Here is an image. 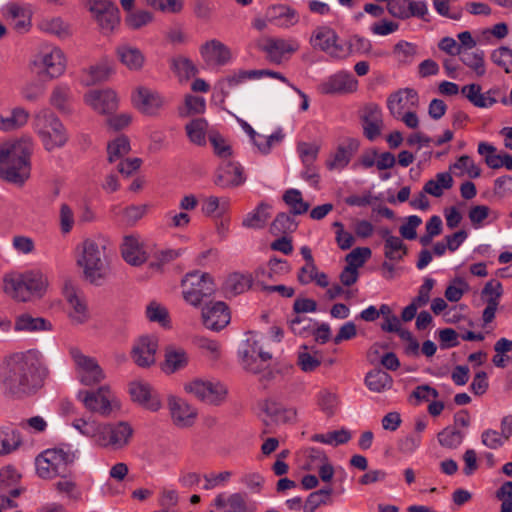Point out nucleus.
Wrapping results in <instances>:
<instances>
[{
    "label": "nucleus",
    "mask_w": 512,
    "mask_h": 512,
    "mask_svg": "<svg viewBox=\"0 0 512 512\" xmlns=\"http://www.w3.org/2000/svg\"><path fill=\"white\" fill-rule=\"evenodd\" d=\"M7 368L5 387L17 397L35 394L42 388L49 374L42 354L34 349L13 354L7 362Z\"/></svg>",
    "instance_id": "nucleus-1"
},
{
    "label": "nucleus",
    "mask_w": 512,
    "mask_h": 512,
    "mask_svg": "<svg viewBox=\"0 0 512 512\" xmlns=\"http://www.w3.org/2000/svg\"><path fill=\"white\" fill-rule=\"evenodd\" d=\"M33 140L29 136L8 139L0 144V178L22 185L30 177Z\"/></svg>",
    "instance_id": "nucleus-2"
},
{
    "label": "nucleus",
    "mask_w": 512,
    "mask_h": 512,
    "mask_svg": "<svg viewBox=\"0 0 512 512\" xmlns=\"http://www.w3.org/2000/svg\"><path fill=\"white\" fill-rule=\"evenodd\" d=\"M72 426L100 448L113 451L125 448L131 441L134 429L126 421L103 423L91 417L77 418Z\"/></svg>",
    "instance_id": "nucleus-3"
},
{
    "label": "nucleus",
    "mask_w": 512,
    "mask_h": 512,
    "mask_svg": "<svg viewBox=\"0 0 512 512\" xmlns=\"http://www.w3.org/2000/svg\"><path fill=\"white\" fill-rule=\"evenodd\" d=\"M80 248L77 265L83 269L84 278L88 282L99 285L109 272L104 240L85 239Z\"/></svg>",
    "instance_id": "nucleus-4"
},
{
    "label": "nucleus",
    "mask_w": 512,
    "mask_h": 512,
    "mask_svg": "<svg viewBox=\"0 0 512 512\" xmlns=\"http://www.w3.org/2000/svg\"><path fill=\"white\" fill-rule=\"evenodd\" d=\"M48 286L47 277L40 271L12 272L3 279L4 292L21 302L41 297Z\"/></svg>",
    "instance_id": "nucleus-5"
},
{
    "label": "nucleus",
    "mask_w": 512,
    "mask_h": 512,
    "mask_svg": "<svg viewBox=\"0 0 512 512\" xmlns=\"http://www.w3.org/2000/svg\"><path fill=\"white\" fill-rule=\"evenodd\" d=\"M33 129L47 152L64 147L68 141V133L63 123L49 110H41L35 114Z\"/></svg>",
    "instance_id": "nucleus-6"
},
{
    "label": "nucleus",
    "mask_w": 512,
    "mask_h": 512,
    "mask_svg": "<svg viewBox=\"0 0 512 512\" xmlns=\"http://www.w3.org/2000/svg\"><path fill=\"white\" fill-rule=\"evenodd\" d=\"M181 287L184 300L194 307L200 306L216 291L211 275L200 271L187 273L181 281Z\"/></svg>",
    "instance_id": "nucleus-7"
},
{
    "label": "nucleus",
    "mask_w": 512,
    "mask_h": 512,
    "mask_svg": "<svg viewBox=\"0 0 512 512\" xmlns=\"http://www.w3.org/2000/svg\"><path fill=\"white\" fill-rule=\"evenodd\" d=\"M76 459L75 452L48 449L35 459L36 473L42 479H52L67 472V466Z\"/></svg>",
    "instance_id": "nucleus-8"
},
{
    "label": "nucleus",
    "mask_w": 512,
    "mask_h": 512,
    "mask_svg": "<svg viewBox=\"0 0 512 512\" xmlns=\"http://www.w3.org/2000/svg\"><path fill=\"white\" fill-rule=\"evenodd\" d=\"M184 390L210 405H221L227 396V387L219 381L193 379L184 385Z\"/></svg>",
    "instance_id": "nucleus-9"
},
{
    "label": "nucleus",
    "mask_w": 512,
    "mask_h": 512,
    "mask_svg": "<svg viewBox=\"0 0 512 512\" xmlns=\"http://www.w3.org/2000/svg\"><path fill=\"white\" fill-rule=\"evenodd\" d=\"M257 48L265 53L267 59L275 64H280L288 59L299 49V44L294 39H284L271 36L261 37L256 44Z\"/></svg>",
    "instance_id": "nucleus-10"
},
{
    "label": "nucleus",
    "mask_w": 512,
    "mask_h": 512,
    "mask_svg": "<svg viewBox=\"0 0 512 512\" xmlns=\"http://www.w3.org/2000/svg\"><path fill=\"white\" fill-rule=\"evenodd\" d=\"M79 399L86 409L101 416L108 417L119 404L108 386H101L96 391H80Z\"/></svg>",
    "instance_id": "nucleus-11"
},
{
    "label": "nucleus",
    "mask_w": 512,
    "mask_h": 512,
    "mask_svg": "<svg viewBox=\"0 0 512 512\" xmlns=\"http://www.w3.org/2000/svg\"><path fill=\"white\" fill-rule=\"evenodd\" d=\"M32 65L37 69L38 73H43L50 78H56L65 72L66 57L59 47H47L35 56Z\"/></svg>",
    "instance_id": "nucleus-12"
},
{
    "label": "nucleus",
    "mask_w": 512,
    "mask_h": 512,
    "mask_svg": "<svg viewBox=\"0 0 512 512\" xmlns=\"http://www.w3.org/2000/svg\"><path fill=\"white\" fill-rule=\"evenodd\" d=\"M70 354L75 364L77 377L82 384L92 386L104 380L105 373L95 358L83 354L77 348H72Z\"/></svg>",
    "instance_id": "nucleus-13"
},
{
    "label": "nucleus",
    "mask_w": 512,
    "mask_h": 512,
    "mask_svg": "<svg viewBox=\"0 0 512 512\" xmlns=\"http://www.w3.org/2000/svg\"><path fill=\"white\" fill-rule=\"evenodd\" d=\"M88 10L103 33H110L120 22L119 9L109 0H90Z\"/></svg>",
    "instance_id": "nucleus-14"
},
{
    "label": "nucleus",
    "mask_w": 512,
    "mask_h": 512,
    "mask_svg": "<svg viewBox=\"0 0 512 512\" xmlns=\"http://www.w3.org/2000/svg\"><path fill=\"white\" fill-rule=\"evenodd\" d=\"M338 35L328 26L316 27L310 37V44L314 49L321 50L334 58H343L347 51L337 43Z\"/></svg>",
    "instance_id": "nucleus-15"
},
{
    "label": "nucleus",
    "mask_w": 512,
    "mask_h": 512,
    "mask_svg": "<svg viewBox=\"0 0 512 512\" xmlns=\"http://www.w3.org/2000/svg\"><path fill=\"white\" fill-rule=\"evenodd\" d=\"M158 338L153 335L139 337L133 345L131 357L134 363L142 368L150 367L156 361Z\"/></svg>",
    "instance_id": "nucleus-16"
},
{
    "label": "nucleus",
    "mask_w": 512,
    "mask_h": 512,
    "mask_svg": "<svg viewBox=\"0 0 512 512\" xmlns=\"http://www.w3.org/2000/svg\"><path fill=\"white\" fill-rule=\"evenodd\" d=\"M246 343L247 348L242 351V363L248 371L259 373L266 368V363L272 356L269 352L263 351L254 336L249 337Z\"/></svg>",
    "instance_id": "nucleus-17"
},
{
    "label": "nucleus",
    "mask_w": 512,
    "mask_h": 512,
    "mask_svg": "<svg viewBox=\"0 0 512 512\" xmlns=\"http://www.w3.org/2000/svg\"><path fill=\"white\" fill-rule=\"evenodd\" d=\"M168 408L172 422L178 428H188L195 423L197 410L184 399L170 396Z\"/></svg>",
    "instance_id": "nucleus-18"
},
{
    "label": "nucleus",
    "mask_w": 512,
    "mask_h": 512,
    "mask_svg": "<svg viewBox=\"0 0 512 512\" xmlns=\"http://www.w3.org/2000/svg\"><path fill=\"white\" fill-rule=\"evenodd\" d=\"M129 392L134 402L139 403L149 411L156 412L162 407L159 394L150 384L146 382H132L129 385Z\"/></svg>",
    "instance_id": "nucleus-19"
},
{
    "label": "nucleus",
    "mask_w": 512,
    "mask_h": 512,
    "mask_svg": "<svg viewBox=\"0 0 512 512\" xmlns=\"http://www.w3.org/2000/svg\"><path fill=\"white\" fill-rule=\"evenodd\" d=\"M135 107L146 115H155L165 104V98L156 90L139 87L132 95Z\"/></svg>",
    "instance_id": "nucleus-20"
},
{
    "label": "nucleus",
    "mask_w": 512,
    "mask_h": 512,
    "mask_svg": "<svg viewBox=\"0 0 512 512\" xmlns=\"http://www.w3.org/2000/svg\"><path fill=\"white\" fill-rule=\"evenodd\" d=\"M360 120L363 134L368 140L374 141L381 135L384 124L378 105L370 103L364 106L360 112Z\"/></svg>",
    "instance_id": "nucleus-21"
},
{
    "label": "nucleus",
    "mask_w": 512,
    "mask_h": 512,
    "mask_svg": "<svg viewBox=\"0 0 512 512\" xmlns=\"http://www.w3.org/2000/svg\"><path fill=\"white\" fill-rule=\"evenodd\" d=\"M230 318L228 307L222 301L208 304L202 309L203 324L210 330L223 329L229 324Z\"/></svg>",
    "instance_id": "nucleus-22"
},
{
    "label": "nucleus",
    "mask_w": 512,
    "mask_h": 512,
    "mask_svg": "<svg viewBox=\"0 0 512 512\" xmlns=\"http://www.w3.org/2000/svg\"><path fill=\"white\" fill-rule=\"evenodd\" d=\"M418 105V95L414 89L406 88L391 94L387 100V106L391 115L400 119L403 113L415 109Z\"/></svg>",
    "instance_id": "nucleus-23"
},
{
    "label": "nucleus",
    "mask_w": 512,
    "mask_h": 512,
    "mask_svg": "<svg viewBox=\"0 0 512 512\" xmlns=\"http://www.w3.org/2000/svg\"><path fill=\"white\" fill-rule=\"evenodd\" d=\"M63 294L69 303L70 317L76 323H83L88 319L87 304L82 292L71 282L66 281L63 286Z\"/></svg>",
    "instance_id": "nucleus-24"
},
{
    "label": "nucleus",
    "mask_w": 512,
    "mask_h": 512,
    "mask_svg": "<svg viewBox=\"0 0 512 512\" xmlns=\"http://www.w3.org/2000/svg\"><path fill=\"white\" fill-rule=\"evenodd\" d=\"M244 181L245 178L241 165L228 159L224 160L220 165L215 178V184L222 188L239 186Z\"/></svg>",
    "instance_id": "nucleus-25"
},
{
    "label": "nucleus",
    "mask_w": 512,
    "mask_h": 512,
    "mask_svg": "<svg viewBox=\"0 0 512 512\" xmlns=\"http://www.w3.org/2000/svg\"><path fill=\"white\" fill-rule=\"evenodd\" d=\"M387 8L393 17L400 19H407L412 16L423 17L427 13V5L423 1L390 0Z\"/></svg>",
    "instance_id": "nucleus-26"
},
{
    "label": "nucleus",
    "mask_w": 512,
    "mask_h": 512,
    "mask_svg": "<svg viewBox=\"0 0 512 512\" xmlns=\"http://www.w3.org/2000/svg\"><path fill=\"white\" fill-rule=\"evenodd\" d=\"M85 100L95 111L102 114L112 113L118 107L116 93L110 89L90 91Z\"/></svg>",
    "instance_id": "nucleus-27"
},
{
    "label": "nucleus",
    "mask_w": 512,
    "mask_h": 512,
    "mask_svg": "<svg viewBox=\"0 0 512 512\" xmlns=\"http://www.w3.org/2000/svg\"><path fill=\"white\" fill-rule=\"evenodd\" d=\"M359 145V141L355 138L346 139L327 160V168L329 170H340L346 167L352 156L357 152Z\"/></svg>",
    "instance_id": "nucleus-28"
},
{
    "label": "nucleus",
    "mask_w": 512,
    "mask_h": 512,
    "mask_svg": "<svg viewBox=\"0 0 512 512\" xmlns=\"http://www.w3.org/2000/svg\"><path fill=\"white\" fill-rule=\"evenodd\" d=\"M266 17L270 24L280 28H290L299 21L296 10L282 4L270 6L266 11Z\"/></svg>",
    "instance_id": "nucleus-29"
},
{
    "label": "nucleus",
    "mask_w": 512,
    "mask_h": 512,
    "mask_svg": "<svg viewBox=\"0 0 512 512\" xmlns=\"http://www.w3.org/2000/svg\"><path fill=\"white\" fill-rule=\"evenodd\" d=\"M262 410L270 418V421L275 424H286L296 421L297 411L295 408L286 407L272 399L263 402Z\"/></svg>",
    "instance_id": "nucleus-30"
},
{
    "label": "nucleus",
    "mask_w": 512,
    "mask_h": 512,
    "mask_svg": "<svg viewBox=\"0 0 512 512\" xmlns=\"http://www.w3.org/2000/svg\"><path fill=\"white\" fill-rule=\"evenodd\" d=\"M357 88V80L349 73H337L321 84L320 90L324 94L348 93Z\"/></svg>",
    "instance_id": "nucleus-31"
},
{
    "label": "nucleus",
    "mask_w": 512,
    "mask_h": 512,
    "mask_svg": "<svg viewBox=\"0 0 512 512\" xmlns=\"http://www.w3.org/2000/svg\"><path fill=\"white\" fill-rule=\"evenodd\" d=\"M116 55L120 63L132 72L141 71L146 62L142 51L129 44L119 45L116 48Z\"/></svg>",
    "instance_id": "nucleus-32"
},
{
    "label": "nucleus",
    "mask_w": 512,
    "mask_h": 512,
    "mask_svg": "<svg viewBox=\"0 0 512 512\" xmlns=\"http://www.w3.org/2000/svg\"><path fill=\"white\" fill-rule=\"evenodd\" d=\"M201 55L207 64L214 65H224L231 59L230 49L218 40H211L202 45Z\"/></svg>",
    "instance_id": "nucleus-33"
},
{
    "label": "nucleus",
    "mask_w": 512,
    "mask_h": 512,
    "mask_svg": "<svg viewBox=\"0 0 512 512\" xmlns=\"http://www.w3.org/2000/svg\"><path fill=\"white\" fill-rule=\"evenodd\" d=\"M121 254L124 260L133 266L143 264L147 260V254L143 245L134 235L125 236L121 245Z\"/></svg>",
    "instance_id": "nucleus-34"
},
{
    "label": "nucleus",
    "mask_w": 512,
    "mask_h": 512,
    "mask_svg": "<svg viewBox=\"0 0 512 512\" xmlns=\"http://www.w3.org/2000/svg\"><path fill=\"white\" fill-rule=\"evenodd\" d=\"M189 356L185 349L175 345H169L165 348V360L163 370L172 374L188 365Z\"/></svg>",
    "instance_id": "nucleus-35"
},
{
    "label": "nucleus",
    "mask_w": 512,
    "mask_h": 512,
    "mask_svg": "<svg viewBox=\"0 0 512 512\" xmlns=\"http://www.w3.org/2000/svg\"><path fill=\"white\" fill-rule=\"evenodd\" d=\"M262 73L257 70H238L232 74L220 79L216 87L220 90L223 97H227L230 90L248 79L261 78Z\"/></svg>",
    "instance_id": "nucleus-36"
},
{
    "label": "nucleus",
    "mask_w": 512,
    "mask_h": 512,
    "mask_svg": "<svg viewBox=\"0 0 512 512\" xmlns=\"http://www.w3.org/2000/svg\"><path fill=\"white\" fill-rule=\"evenodd\" d=\"M38 28L59 39H67L72 35L70 24L61 17L44 18L38 23Z\"/></svg>",
    "instance_id": "nucleus-37"
},
{
    "label": "nucleus",
    "mask_w": 512,
    "mask_h": 512,
    "mask_svg": "<svg viewBox=\"0 0 512 512\" xmlns=\"http://www.w3.org/2000/svg\"><path fill=\"white\" fill-rule=\"evenodd\" d=\"M22 444V437L16 429L0 427V456L8 455L16 451Z\"/></svg>",
    "instance_id": "nucleus-38"
},
{
    "label": "nucleus",
    "mask_w": 512,
    "mask_h": 512,
    "mask_svg": "<svg viewBox=\"0 0 512 512\" xmlns=\"http://www.w3.org/2000/svg\"><path fill=\"white\" fill-rule=\"evenodd\" d=\"M365 384L370 391L381 393L392 387L393 379L387 372L381 369H374L367 373Z\"/></svg>",
    "instance_id": "nucleus-39"
},
{
    "label": "nucleus",
    "mask_w": 512,
    "mask_h": 512,
    "mask_svg": "<svg viewBox=\"0 0 512 512\" xmlns=\"http://www.w3.org/2000/svg\"><path fill=\"white\" fill-rule=\"evenodd\" d=\"M461 93L475 107L487 109L494 105V99L489 97L487 91L482 93L479 84L465 85L462 87Z\"/></svg>",
    "instance_id": "nucleus-40"
},
{
    "label": "nucleus",
    "mask_w": 512,
    "mask_h": 512,
    "mask_svg": "<svg viewBox=\"0 0 512 512\" xmlns=\"http://www.w3.org/2000/svg\"><path fill=\"white\" fill-rule=\"evenodd\" d=\"M29 119V112L22 107L12 109L10 115L0 114V130L9 132L22 128Z\"/></svg>",
    "instance_id": "nucleus-41"
},
{
    "label": "nucleus",
    "mask_w": 512,
    "mask_h": 512,
    "mask_svg": "<svg viewBox=\"0 0 512 512\" xmlns=\"http://www.w3.org/2000/svg\"><path fill=\"white\" fill-rule=\"evenodd\" d=\"M14 329L16 331L24 332L50 330L51 324L44 318L32 317L29 314H21L15 320Z\"/></svg>",
    "instance_id": "nucleus-42"
},
{
    "label": "nucleus",
    "mask_w": 512,
    "mask_h": 512,
    "mask_svg": "<svg viewBox=\"0 0 512 512\" xmlns=\"http://www.w3.org/2000/svg\"><path fill=\"white\" fill-rule=\"evenodd\" d=\"M461 62L471 69L476 76L482 77L486 73L485 54L482 50L465 51L459 54Z\"/></svg>",
    "instance_id": "nucleus-43"
},
{
    "label": "nucleus",
    "mask_w": 512,
    "mask_h": 512,
    "mask_svg": "<svg viewBox=\"0 0 512 512\" xmlns=\"http://www.w3.org/2000/svg\"><path fill=\"white\" fill-rule=\"evenodd\" d=\"M208 123L204 118H196L186 124L185 130L189 140L198 146L206 143Z\"/></svg>",
    "instance_id": "nucleus-44"
},
{
    "label": "nucleus",
    "mask_w": 512,
    "mask_h": 512,
    "mask_svg": "<svg viewBox=\"0 0 512 512\" xmlns=\"http://www.w3.org/2000/svg\"><path fill=\"white\" fill-rule=\"evenodd\" d=\"M269 206L260 203L255 210L248 213L243 219V226L251 229L263 228L270 217Z\"/></svg>",
    "instance_id": "nucleus-45"
},
{
    "label": "nucleus",
    "mask_w": 512,
    "mask_h": 512,
    "mask_svg": "<svg viewBox=\"0 0 512 512\" xmlns=\"http://www.w3.org/2000/svg\"><path fill=\"white\" fill-rule=\"evenodd\" d=\"M59 477L60 479L54 484L55 490L60 494H64L72 501H80L82 498V493L78 488L76 481L70 477H67L66 474H63Z\"/></svg>",
    "instance_id": "nucleus-46"
},
{
    "label": "nucleus",
    "mask_w": 512,
    "mask_h": 512,
    "mask_svg": "<svg viewBox=\"0 0 512 512\" xmlns=\"http://www.w3.org/2000/svg\"><path fill=\"white\" fill-rule=\"evenodd\" d=\"M418 53L415 44L407 41H399L395 44L393 54L396 60L403 65L411 64Z\"/></svg>",
    "instance_id": "nucleus-47"
},
{
    "label": "nucleus",
    "mask_w": 512,
    "mask_h": 512,
    "mask_svg": "<svg viewBox=\"0 0 512 512\" xmlns=\"http://www.w3.org/2000/svg\"><path fill=\"white\" fill-rule=\"evenodd\" d=\"M130 142L128 137L121 135L112 140L107 145L108 161L110 163L117 161L127 155L130 151Z\"/></svg>",
    "instance_id": "nucleus-48"
},
{
    "label": "nucleus",
    "mask_w": 512,
    "mask_h": 512,
    "mask_svg": "<svg viewBox=\"0 0 512 512\" xmlns=\"http://www.w3.org/2000/svg\"><path fill=\"white\" fill-rule=\"evenodd\" d=\"M297 228L294 218L286 213H279L270 225V232L275 235L292 233Z\"/></svg>",
    "instance_id": "nucleus-49"
},
{
    "label": "nucleus",
    "mask_w": 512,
    "mask_h": 512,
    "mask_svg": "<svg viewBox=\"0 0 512 512\" xmlns=\"http://www.w3.org/2000/svg\"><path fill=\"white\" fill-rule=\"evenodd\" d=\"M351 433L347 429H340L331 431L326 434H315L312 436V441L338 446L347 443L351 439Z\"/></svg>",
    "instance_id": "nucleus-50"
},
{
    "label": "nucleus",
    "mask_w": 512,
    "mask_h": 512,
    "mask_svg": "<svg viewBox=\"0 0 512 512\" xmlns=\"http://www.w3.org/2000/svg\"><path fill=\"white\" fill-rule=\"evenodd\" d=\"M252 285V278L250 275L233 273L225 283L226 290L233 295H238L247 291Z\"/></svg>",
    "instance_id": "nucleus-51"
},
{
    "label": "nucleus",
    "mask_w": 512,
    "mask_h": 512,
    "mask_svg": "<svg viewBox=\"0 0 512 512\" xmlns=\"http://www.w3.org/2000/svg\"><path fill=\"white\" fill-rule=\"evenodd\" d=\"M283 200L291 208L294 215H301L309 210V203L305 202L297 189H289L283 195Z\"/></svg>",
    "instance_id": "nucleus-52"
},
{
    "label": "nucleus",
    "mask_w": 512,
    "mask_h": 512,
    "mask_svg": "<svg viewBox=\"0 0 512 512\" xmlns=\"http://www.w3.org/2000/svg\"><path fill=\"white\" fill-rule=\"evenodd\" d=\"M59 230L62 235H68L73 230L76 217L74 210L67 203H61L58 215Z\"/></svg>",
    "instance_id": "nucleus-53"
},
{
    "label": "nucleus",
    "mask_w": 512,
    "mask_h": 512,
    "mask_svg": "<svg viewBox=\"0 0 512 512\" xmlns=\"http://www.w3.org/2000/svg\"><path fill=\"white\" fill-rule=\"evenodd\" d=\"M457 38L458 41L450 38V55H459L465 51L472 50L477 44L469 31L459 33Z\"/></svg>",
    "instance_id": "nucleus-54"
},
{
    "label": "nucleus",
    "mask_w": 512,
    "mask_h": 512,
    "mask_svg": "<svg viewBox=\"0 0 512 512\" xmlns=\"http://www.w3.org/2000/svg\"><path fill=\"white\" fill-rule=\"evenodd\" d=\"M71 100V90L68 86H56L51 94L50 103L62 112L69 111V103Z\"/></svg>",
    "instance_id": "nucleus-55"
},
{
    "label": "nucleus",
    "mask_w": 512,
    "mask_h": 512,
    "mask_svg": "<svg viewBox=\"0 0 512 512\" xmlns=\"http://www.w3.org/2000/svg\"><path fill=\"white\" fill-rule=\"evenodd\" d=\"M146 317L149 319V321L157 322L162 327L166 328L170 326V318L167 309L155 301L147 305Z\"/></svg>",
    "instance_id": "nucleus-56"
},
{
    "label": "nucleus",
    "mask_w": 512,
    "mask_h": 512,
    "mask_svg": "<svg viewBox=\"0 0 512 512\" xmlns=\"http://www.w3.org/2000/svg\"><path fill=\"white\" fill-rule=\"evenodd\" d=\"M114 73V69L107 61H102L95 66H91L88 71L89 79L86 80L88 85H92L98 82L107 80L111 74Z\"/></svg>",
    "instance_id": "nucleus-57"
},
{
    "label": "nucleus",
    "mask_w": 512,
    "mask_h": 512,
    "mask_svg": "<svg viewBox=\"0 0 512 512\" xmlns=\"http://www.w3.org/2000/svg\"><path fill=\"white\" fill-rule=\"evenodd\" d=\"M332 488L327 487L309 494L303 506L304 512H314L317 507L329 502Z\"/></svg>",
    "instance_id": "nucleus-58"
},
{
    "label": "nucleus",
    "mask_w": 512,
    "mask_h": 512,
    "mask_svg": "<svg viewBox=\"0 0 512 512\" xmlns=\"http://www.w3.org/2000/svg\"><path fill=\"white\" fill-rule=\"evenodd\" d=\"M491 61L501 67L507 74L512 73V50L501 46L491 52Z\"/></svg>",
    "instance_id": "nucleus-59"
},
{
    "label": "nucleus",
    "mask_w": 512,
    "mask_h": 512,
    "mask_svg": "<svg viewBox=\"0 0 512 512\" xmlns=\"http://www.w3.org/2000/svg\"><path fill=\"white\" fill-rule=\"evenodd\" d=\"M478 153L485 157V163L489 168L499 169L502 167L501 154H496V147L493 145L480 142L478 144Z\"/></svg>",
    "instance_id": "nucleus-60"
},
{
    "label": "nucleus",
    "mask_w": 512,
    "mask_h": 512,
    "mask_svg": "<svg viewBox=\"0 0 512 512\" xmlns=\"http://www.w3.org/2000/svg\"><path fill=\"white\" fill-rule=\"evenodd\" d=\"M283 139L284 134L282 130L279 129L268 137H263L261 135L260 138L255 137V140H252V142L260 153L268 154L271 151V148L274 145L281 143Z\"/></svg>",
    "instance_id": "nucleus-61"
},
{
    "label": "nucleus",
    "mask_w": 512,
    "mask_h": 512,
    "mask_svg": "<svg viewBox=\"0 0 512 512\" xmlns=\"http://www.w3.org/2000/svg\"><path fill=\"white\" fill-rule=\"evenodd\" d=\"M384 253L386 258L390 260H401L406 254V247L401 238L395 236L387 239L384 245Z\"/></svg>",
    "instance_id": "nucleus-62"
},
{
    "label": "nucleus",
    "mask_w": 512,
    "mask_h": 512,
    "mask_svg": "<svg viewBox=\"0 0 512 512\" xmlns=\"http://www.w3.org/2000/svg\"><path fill=\"white\" fill-rule=\"evenodd\" d=\"M371 257V250L368 247H357L345 257L347 266L358 270Z\"/></svg>",
    "instance_id": "nucleus-63"
},
{
    "label": "nucleus",
    "mask_w": 512,
    "mask_h": 512,
    "mask_svg": "<svg viewBox=\"0 0 512 512\" xmlns=\"http://www.w3.org/2000/svg\"><path fill=\"white\" fill-rule=\"evenodd\" d=\"M319 145L315 143L299 142L297 151L304 166H312L319 153Z\"/></svg>",
    "instance_id": "nucleus-64"
}]
</instances>
